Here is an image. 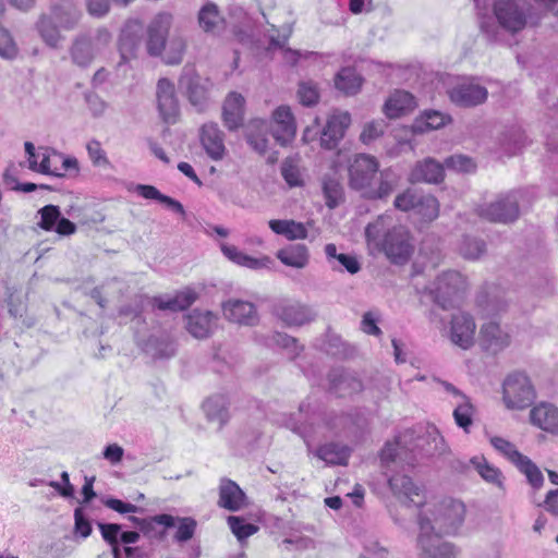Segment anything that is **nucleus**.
I'll list each match as a JSON object with an SVG mask.
<instances>
[{
	"label": "nucleus",
	"mask_w": 558,
	"mask_h": 558,
	"mask_svg": "<svg viewBox=\"0 0 558 558\" xmlns=\"http://www.w3.org/2000/svg\"><path fill=\"white\" fill-rule=\"evenodd\" d=\"M448 95L454 105L471 108L484 104L487 100L488 90L474 80H468L449 89Z\"/></svg>",
	"instance_id": "nucleus-12"
},
{
	"label": "nucleus",
	"mask_w": 558,
	"mask_h": 558,
	"mask_svg": "<svg viewBox=\"0 0 558 558\" xmlns=\"http://www.w3.org/2000/svg\"><path fill=\"white\" fill-rule=\"evenodd\" d=\"M156 98L161 119L166 123H175L180 107L173 83L168 78H160L157 82Z\"/></svg>",
	"instance_id": "nucleus-14"
},
{
	"label": "nucleus",
	"mask_w": 558,
	"mask_h": 558,
	"mask_svg": "<svg viewBox=\"0 0 558 558\" xmlns=\"http://www.w3.org/2000/svg\"><path fill=\"white\" fill-rule=\"evenodd\" d=\"M281 174L290 186H299L302 183L300 170L291 159H286L282 162Z\"/></svg>",
	"instance_id": "nucleus-61"
},
{
	"label": "nucleus",
	"mask_w": 558,
	"mask_h": 558,
	"mask_svg": "<svg viewBox=\"0 0 558 558\" xmlns=\"http://www.w3.org/2000/svg\"><path fill=\"white\" fill-rule=\"evenodd\" d=\"M268 226L274 233L289 241L304 240L308 234L305 225L293 219H271Z\"/></svg>",
	"instance_id": "nucleus-35"
},
{
	"label": "nucleus",
	"mask_w": 558,
	"mask_h": 558,
	"mask_svg": "<svg viewBox=\"0 0 558 558\" xmlns=\"http://www.w3.org/2000/svg\"><path fill=\"white\" fill-rule=\"evenodd\" d=\"M325 254L329 263L333 259L338 260V263L350 274L354 275L360 271L361 265L355 256L348 254H338L337 246L333 243H328L325 245Z\"/></svg>",
	"instance_id": "nucleus-45"
},
{
	"label": "nucleus",
	"mask_w": 558,
	"mask_h": 558,
	"mask_svg": "<svg viewBox=\"0 0 558 558\" xmlns=\"http://www.w3.org/2000/svg\"><path fill=\"white\" fill-rule=\"evenodd\" d=\"M298 97L303 106L311 107L316 105L319 99L316 84L312 81L301 82L299 84Z\"/></svg>",
	"instance_id": "nucleus-53"
},
{
	"label": "nucleus",
	"mask_w": 558,
	"mask_h": 558,
	"mask_svg": "<svg viewBox=\"0 0 558 558\" xmlns=\"http://www.w3.org/2000/svg\"><path fill=\"white\" fill-rule=\"evenodd\" d=\"M349 185L369 201L387 199L399 186L400 175L390 168L379 170L376 157L357 154L349 163Z\"/></svg>",
	"instance_id": "nucleus-1"
},
{
	"label": "nucleus",
	"mask_w": 558,
	"mask_h": 558,
	"mask_svg": "<svg viewBox=\"0 0 558 558\" xmlns=\"http://www.w3.org/2000/svg\"><path fill=\"white\" fill-rule=\"evenodd\" d=\"M477 214L492 222L510 223L515 221L520 214L518 193L511 192L498 196L494 202L480 206Z\"/></svg>",
	"instance_id": "nucleus-8"
},
{
	"label": "nucleus",
	"mask_w": 558,
	"mask_h": 558,
	"mask_svg": "<svg viewBox=\"0 0 558 558\" xmlns=\"http://www.w3.org/2000/svg\"><path fill=\"white\" fill-rule=\"evenodd\" d=\"M196 293L191 289H186L178 292L173 296L154 298L153 305L160 311L180 312L190 307L196 301Z\"/></svg>",
	"instance_id": "nucleus-32"
},
{
	"label": "nucleus",
	"mask_w": 558,
	"mask_h": 558,
	"mask_svg": "<svg viewBox=\"0 0 558 558\" xmlns=\"http://www.w3.org/2000/svg\"><path fill=\"white\" fill-rule=\"evenodd\" d=\"M522 472L531 486L539 489L544 484V476L538 466L526 456L515 465Z\"/></svg>",
	"instance_id": "nucleus-48"
},
{
	"label": "nucleus",
	"mask_w": 558,
	"mask_h": 558,
	"mask_svg": "<svg viewBox=\"0 0 558 558\" xmlns=\"http://www.w3.org/2000/svg\"><path fill=\"white\" fill-rule=\"evenodd\" d=\"M40 221L38 226L45 231H52L61 217V211L56 205H46L38 210Z\"/></svg>",
	"instance_id": "nucleus-52"
},
{
	"label": "nucleus",
	"mask_w": 558,
	"mask_h": 558,
	"mask_svg": "<svg viewBox=\"0 0 558 558\" xmlns=\"http://www.w3.org/2000/svg\"><path fill=\"white\" fill-rule=\"evenodd\" d=\"M445 175L444 166L433 158L417 161L410 172L409 180L413 183H439Z\"/></svg>",
	"instance_id": "nucleus-28"
},
{
	"label": "nucleus",
	"mask_w": 558,
	"mask_h": 558,
	"mask_svg": "<svg viewBox=\"0 0 558 558\" xmlns=\"http://www.w3.org/2000/svg\"><path fill=\"white\" fill-rule=\"evenodd\" d=\"M365 236L371 248L383 252L393 264L407 263L414 251L410 232L403 226H392L390 215H380L369 222Z\"/></svg>",
	"instance_id": "nucleus-2"
},
{
	"label": "nucleus",
	"mask_w": 558,
	"mask_h": 558,
	"mask_svg": "<svg viewBox=\"0 0 558 558\" xmlns=\"http://www.w3.org/2000/svg\"><path fill=\"white\" fill-rule=\"evenodd\" d=\"M76 159L64 157L62 154L45 148L41 153L39 173L62 177L64 171L76 168Z\"/></svg>",
	"instance_id": "nucleus-29"
},
{
	"label": "nucleus",
	"mask_w": 558,
	"mask_h": 558,
	"mask_svg": "<svg viewBox=\"0 0 558 558\" xmlns=\"http://www.w3.org/2000/svg\"><path fill=\"white\" fill-rule=\"evenodd\" d=\"M362 80L353 68L341 69L335 78L337 89L347 95H353L361 88Z\"/></svg>",
	"instance_id": "nucleus-40"
},
{
	"label": "nucleus",
	"mask_w": 558,
	"mask_h": 558,
	"mask_svg": "<svg viewBox=\"0 0 558 558\" xmlns=\"http://www.w3.org/2000/svg\"><path fill=\"white\" fill-rule=\"evenodd\" d=\"M417 522V549L421 558H458L460 549L440 536L427 513L421 512Z\"/></svg>",
	"instance_id": "nucleus-3"
},
{
	"label": "nucleus",
	"mask_w": 558,
	"mask_h": 558,
	"mask_svg": "<svg viewBox=\"0 0 558 558\" xmlns=\"http://www.w3.org/2000/svg\"><path fill=\"white\" fill-rule=\"evenodd\" d=\"M420 198V194L409 189L396 196L393 205L399 210L409 211L416 208Z\"/></svg>",
	"instance_id": "nucleus-55"
},
{
	"label": "nucleus",
	"mask_w": 558,
	"mask_h": 558,
	"mask_svg": "<svg viewBox=\"0 0 558 558\" xmlns=\"http://www.w3.org/2000/svg\"><path fill=\"white\" fill-rule=\"evenodd\" d=\"M272 341L277 345L288 350L290 359L296 357L303 349L301 345H299L298 340L295 338H292L286 333H274Z\"/></svg>",
	"instance_id": "nucleus-57"
},
{
	"label": "nucleus",
	"mask_w": 558,
	"mask_h": 558,
	"mask_svg": "<svg viewBox=\"0 0 558 558\" xmlns=\"http://www.w3.org/2000/svg\"><path fill=\"white\" fill-rule=\"evenodd\" d=\"M470 464L487 484L505 490V476L500 469L489 463L483 456H475L470 460Z\"/></svg>",
	"instance_id": "nucleus-33"
},
{
	"label": "nucleus",
	"mask_w": 558,
	"mask_h": 558,
	"mask_svg": "<svg viewBox=\"0 0 558 558\" xmlns=\"http://www.w3.org/2000/svg\"><path fill=\"white\" fill-rule=\"evenodd\" d=\"M388 549L377 541H368L363 548L361 558H388Z\"/></svg>",
	"instance_id": "nucleus-63"
},
{
	"label": "nucleus",
	"mask_w": 558,
	"mask_h": 558,
	"mask_svg": "<svg viewBox=\"0 0 558 558\" xmlns=\"http://www.w3.org/2000/svg\"><path fill=\"white\" fill-rule=\"evenodd\" d=\"M474 407L470 398L466 396L461 400L454 402L453 418L456 424L461 427L465 433L470 432L473 424Z\"/></svg>",
	"instance_id": "nucleus-41"
},
{
	"label": "nucleus",
	"mask_w": 558,
	"mask_h": 558,
	"mask_svg": "<svg viewBox=\"0 0 558 558\" xmlns=\"http://www.w3.org/2000/svg\"><path fill=\"white\" fill-rule=\"evenodd\" d=\"M329 390L338 397H349L363 390L362 380L352 372L335 368L328 374Z\"/></svg>",
	"instance_id": "nucleus-20"
},
{
	"label": "nucleus",
	"mask_w": 558,
	"mask_h": 558,
	"mask_svg": "<svg viewBox=\"0 0 558 558\" xmlns=\"http://www.w3.org/2000/svg\"><path fill=\"white\" fill-rule=\"evenodd\" d=\"M246 505V496L240 486L228 478H223L219 485L218 506L229 511H239Z\"/></svg>",
	"instance_id": "nucleus-26"
},
{
	"label": "nucleus",
	"mask_w": 558,
	"mask_h": 558,
	"mask_svg": "<svg viewBox=\"0 0 558 558\" xmlns=\"http://www.w3.org/2000/svg\"><path fill=\"white\" fill-rule=\"evenodd\" d=\"M276 257L288 267L304 269L310 264V250L305 244H290L280 248Z\"/></svg>",
	"instance_id": "nucleus-31"
},
{
	"label": "nucleus",
	"mask_w": 558,
	"mask_h": 558,
	"mask_svg": "<svg viewBox=\"0 0 558 558\" xmlns=\"http://www.w3.org/2000/svg\"><path fill=\"white\" fill-rule=\"evenodd\" d=\"M475 330L476 325L471 315L463 312L452 315L449 338L454 345L463 350L470 349L474 344Z\"/></svg>",
	"instance_id": "nucleus-15"
},
{
	"label": "nucleus",
	"mask_w": 558,
	"mask_h": 558,
	"mask_svg": "<svg viewBox=\"0 0 558 558\" xmlns=\"http://www.w3.org/2000/svg\"><path fill=\"white\" fill-rule=\"evenodd\" d=\"M227 521L231 532L241 545H243L250 536L259 530L256 524L246 522L242 517L229 515Z\"/></svg>",
	"instance_id": "nucleus-44"
},
{
	"label": "nucleus",
	"mask_w": 558,
	"mask_h": 558,
	"mask_svg": "<svg viewBox=\"0 0 558 558\" xmlns=\"http://www.w3.org/2000/svg\"><path fill=\"white\" fill-rule=\"evenodd\" d=\"M175 350L174 342L168 336H153L145 344V351L153 359H169L175 354Z\"/></svg>",
	"instance_id": "nucleus-38"
},
{
	"label": "nucleus",
	"mask_w": 558,
	"mask_h": 558,
	"mask_svg": "<svg viewBox=\"0 0 558 558\" xmlns=\"http://www.w3.org/2000/svg\"><path fill=\"white\" fill-rule=\"evenodd\" d=\"M415 210L425 220L432 221L436 219L439 214L438 201L432 195H421L418 205L416 206Z\"/></svg>",
	"instance_id": "nucleus-51"
},
{
	"label": "nucleus",
	"mask_w": 558,
	"mask_h": 558,
	"mask_svg": "<svg viewBox=\"0 0 558 558\" xmlns=\"http://www.w3.org/2000/svg\"><path fill=\"white\" fill-rule=\"evenodd\" d=\"M73 61L80 66H86L94 58V48L89 37H78L71 50Z\"/></svg>",
	"instance_id": "nucleus-43"
},
{
	"label": "nucleus",
	"mask_w": 558,
	"mask_h": 558,
	"mask_svg": "<svg viewBox=\"0 0 558 558\" xmlns=\"http://www.w3.org/2000/svg\"><path fill=\"white\" fill-rule=\"evenodd\" d=\"M415 107L414 97L405 90H396L384 105V111L390 119L399 118Z\"/></svg>",
	"instance_id": "nucleus-34"
},
{
	"label": "nucleus",
	"mask_w": 558,
	"mask_h": 558,
	"mask_svg": "<svg viewBox=\"0 0 558 558\" xmlns=\"http://www.w3.org/2000/svg\"><path fill=\"white\" fill-rule=\"evenodd\" d=\"M74 520L75 533L81 535L83 538L88 537L92 533V525L81 508H76L74 510Z\"/></svg>",
	"instance_id": "nucleus-64"
},
{
	"label": "nucleus",
	"mask_w": 558,
	"mask_h": 558,
	"mask_svg": "<svg viewBox=\"0 0 558 558\" xmlns=\"http://www.w3.org/2000/svg\"><path fill=\"white\" fill-rule=\"evenodd\" d=\"M268 130L269 122L263 119H253L247 124L246 142L259 155H265L268 149Z\"/></svg>",
	"instance_id": "nucleus-30"
},
{
	"label": "nucleus",
	"mask_w": 558,
	"mask_h": 558,
	"mask_svg": "<svg viewBox=\"0 0 558 558\" xmlns=\"http://www.w3.org/2000/svg\"><path fill=\"white\" fill-rule=\"evenodd\" d=\"M52 11L60 32L71 31L78 22L80 12L72 4L54 5Z\"/></svg>",
	"instance_id": "nucleus-42"
},
{
	"label": "nucleus",
	"mask_w": 558,
	"mask_h": 558,
	"mask_svg": "<svg viewBox=\"0 0 558 558\" xmlns=\"http://www.w3.org/2000/svg\"><path fill=\"white\" fill-rule=\"evenodd\" d=\"M533 425L542 430L558 436V408L551 403H539L530 412Z\"/></svg>",
	"instance_id": "nucleus-25"
},
{
	"label": "nucleus",
	"mask_w": 558,
	"mask_h": 558,
	"mask_svg": "<svg viewBox=\"0 0 558 558\" xmlns=\"http://www.w3.org/2000/svg\"><path fill=\"white\" fill-rule=\"evenodd\" d=\"M275 314L288 326H301L314 319L311 307L299 302L283 301L275 306Z\"/></svg>",
	"instance_id": "nucleus-21"
},
{
	"label": "nucleus",
	"mask_w": 558,
	"mask_h": 558,
	"mask_svg": "<svg viewBox=\"0 0 558 558\" xmlns=\"http://www.w3.org/2000/svg\"><path fill=\"white\" fill-rule=\"evenodd\" d=\"M323 193L326 205L331 209L343 201V187L337 179L325 178L323 180Z\"/></svg>",
	"instance_id": "nucleus-46"
},
{
	"label": "nucleus",
	"mask_w": 558,
	"mask_h": 558,
	"mask_svg": "<svg viewBox=\"0 0 558 558\" xmlns=\"http://www.w3.org/2000/svg\"><path fill=\"white\" fill-rule=\"evenodd\" d=\"M350 123L351 117L348 112H333L329 116L320 134V146L326 149L336 148Z\"/></svg>",
	"instance_id": "nucleus-18"
},
{
	"label": "nucleus",
	"mask_w": 558,
	"mask_h": 558,
	"mask_svg": "<svg viewBox=\"0 0 558 558\" xmlns=\"http://www.w3.org/2000/svg\"><path fill=\"white\" fill-rule=\"evenodd\" d=\"M316 456L327 464L342 465L345 464L349 459L350 449L340 444L329 442L318 447Z\"/></svg>",
	"instance_id": "nucleus-37"
},
{
	"label": "nucleus",
	"mask_w": 558,
	"mask_h": 558,
	"mask_svg": "<svg viewBox=\"0 0 558 558\" xmlns=\"http://www.w3.org/2000/svg\"><path fill=\"white\" fill-rule=\"evenodd\" d=\"M450 122V117L440 111H425L422 120L416 122V128L421 131L437 130Z\"/></svg>",
	"instance_id": "nucleus-49"
},
{
	"label": "nucleus",
	"mask_w": 558,
	"mask_h": 558,
	"mask_svg": "<svg viewBox=\"0 0 558 558\" xmlns=\"http://www.w3.org/2000/svg\"><path fill=\"white\" fill-rule=\"evenodd\" d=\"M502 399L509 409H525L535 399V390L529 377L522 373L509 375L504 381Z\"/></svg>",
	"instance_id": "nucleus-6"
},
{
	"label": "nucleus",
	"mask_w": 558,
	"mask_h": 558,
	"mask_svg": "<svg viewBox=\"0 0 558 558\" xmlns=\"http://www.w3.org/2000/svg\"><path fill=\"white\" fill-rule=\"evenodd\" d=\"M388 483L393 495L402 502H411L417 507L424 504L425 496L423 488L414 484L411 477L403 474H396L388 480Z\"/></svg>",
	"instance_id": "nucleus-19"
},
{
	"label": "nucleus",
	"mask_w": 558,
	"mask_h": 558,
	"mask_svg": "<svg viewBox=\"0 0 558 558\" xmlns=\"http://www.w3.org/2000/svg\"><path fill=\"white\" fill-rule=\"evenodd\" d=\"M244 105V97L236 92H231L226 97L222 107V120L228 130L234 131L242 125Z\"/></svg>",
	"instance_id": "nucleus-23"
},
{
	"label": "nucleus",
	"mask_w": 558,
	"mask_h": 558,
	"mask_svg": "<svg viewBox=\"0 0 558 558\" xmlns=\"http://www.w3.org/2000/svg\"><path fill=\"white\" fill-rule=\"evenodd\" d=\"M489 442L495 450H497L514 465H517L519 461H521L524 457V454H522L512 442L502 437L493 436L490 437Z\"/></svg>",
	"instance_id": "nucleus-47"
},
{
	"label": "nucleus",
	"mask_w": 558,
	"mask_h": 558,
	"mask_svg": "<svg viewBox=\"0 0 558 558\" xmlns=\"http://www.w3.org/2000/svg\"><path fill=\"white\" fill-rule=\"evenodd\" d=\"M179 87L187 97L192 106L202 111L209 97L211 83L208 78H203L193 65L186 64L182 69L179 78Z\"/></svg>",
	"instance_id": "nucleus-7"
},
{
	"label": "nucleus",
	"mask_w": 558,
	"mask_h": 558,
	"mask_svg": "<svg viewBox=\"0 0 558 558\" xmlns=\"http://www.w3.org/2000/svg\"><path fill=\"white\" fill-rule=\"evenodd\" d=\"M533 7L527 0H495L494 12L500 25L510 32H520L536 24Z\"/></svg>",
	"instance_id": "nucleus-4"
},
{
	"label": "nucleus",
	"mask_w": 558,
	"mask_h": 558,
	"mask_svg": "<svg viewBox=\"0 0 558 558\" xmlns=\"http://www.w3.org/2000/svg\"><path fill=\"white\" fill-rule=\"evenodd\" d=\"M172 15L170 13H158L148 25V35H167L171 28Z\"/></svg>",
	"instance_id": "nucleus-54"
},
{
	"label": "nucleus",
	"mask_w": 558,
	"mask_h": 558,
	"mask_svg": "<svg viewBox=\"0 0 558 558\" xmlns=\"http://www.w3.org/2000/svg\"><path fill=\"white\" fill-rule=\"evenodd\" d=\"M485 250L484 241L476 238L465 236L460 245L461 255L468 259L480 258L485 253Z\"/></svg>",
	"instance_id": "nucleus-50"
},
{
	"label": "nucleus",
	"mask_w": 558,
	"mask_h": 558,
	"mask_svg": "<svg viewBox=\"0 0 558 558\" xmlns=\"http://www.w3.org/2000/svg\"><path fill=\"white\" fill-rule=\"evenodd\" d=\"M480 337L484 349L492 353H498L510 344L509 333L495 322L484 324Z\"/></svg>",
	"instance_id": "nucleus-27"
},
{
	"label": "nucleus",
	"mask_w": 558,
	"mask_h": 558,
	"mask_svg": "<svg viewBox=\"0 0 558 558\" xmlns=\"http://www.w3.org/2000/svg\"><path fill=\"white\" fill-rule=\"evenodd\" d=\"M296 132L294 117L289 106H279L271 118V134L280 145L290 143Z\"/></svg>",
	"instance_id": "nucleus-16"
},
{
	"label": "nucleus",
	"mask_w": 558,
	"mask_h": 558,
	"mask_svg": "<svg viewBox=\"0 0 558 558\" xmlns=\"http://www.w3.org/2000/svg\"><path fill=\"white\" fill-rule=\"evenodd\" d=\"M143 37H120L119 51L123 62L135 57L138 47V41Z\"/></svg>",
	"instance_id": "nucleus-62"
},
{
	"label": "nucleus",
	"mask_w": 558,
	"mask_h": 558,
	"mask_svg": "<svg viewBox=\"0 0 558 558\" xmlns=\"http://www.w3.org/2000/svg\"><path fill=\"white\" fill-rule=\"evenodd\" d=\"M102 538L111 546V549L120 548L119 536L121 534V525L117 523H98Z\"/></svg>",
	"instance_id": "nucleus-58"
},
{
	"label": "nucleus",
	"mask_w": 558,
	"mask_h": 558,
	"mask_svg": "<svg viewBox=\"0 0 558 558\" xmlns=\"http://www.w3.org/2000/svg\"><path fill=\"white\" fill-rule=\"evenodd\" d=\"M445 165L448 169H452L457 172L463 173L473 172L476 168V165L473 161V159L463 155L448 157L445 160Z\"/></svg>",
	"instance_id": "nucleus-56"
},
{
	"label": "nucleus",
	"mask_w": 558,
	"mask_h": 558,
	"mask_svg": "<svg viewBox=\"0 0 558 558\" xmlns=\"http://www.w3.org/2000/svg\"><path fill=\"white\" fill-rule=\"evenodd\" d=\"M223 317L234 324L255 326L259 316L254 303L236 298H230L221 304Z\"/></svg>",
	"instance_id": "nucleus-13"
},
{
	"label": "nucleus",
	"mask_w": 558,
	"mask_h": 558,
	"mask_svg": "<svg viewBox=\"0 0 558 558\" xmlns=\"http://www.w3.org/2000/svg\"><path fill=\"white\" fill-rule=\"evenodd\" d=\"M218 317L210 311L193 310L186 316V330L197 339L209 337L217 327Z\"/></svg>",
	"instance_id": "nucleus-22"
},
{
	"label": "nucleus",
	"mask_w": 558,
	"mask_h": 558,
	"mask_svg": "<svg viewBox=\"0 0 558 558\" xmlns=\"http://www.w3.org/2000/svg\"><path fill=\"white\" fill-rule=\"evenodd\" d=\"M464 278L458 271H446L437 277L430 289V293L442 310H448L454 305L461 291L464 289Z\"/></svg>",
	"instance_id": "nucleus-9"
},
{
	"label": "nucleus",
	"mask_w": 558,
	"mask_h": 558,
	"mask_svg": "<svg viewBox=\"0 0 558 558\" xmlns=\"http://www.w3.org/2000/svg\"><path fill=\"white\" fill-rule=\"evenodd\" d=\"M204 412L211 422H217L221 427L229 420L228 401L222 395H216L208 398L203 403Z\"/></svg>",
	"instance_id": "nucleus-36"
},
{
	"label": "nucleus",
	"mask_w": 558,
	"mask_h": 558,
	"mask_svg": "<svg viewBox=\"0 0 558 558\" xmlns=\"http://www.w3.org/2000/svg\"><path fill=\"white\" fill-rule=\"evenodd\" d=\"M198 23L204 32L213 33L220 29L225 20L215 3H207L199 10Z\"/></svg>",
	"instance_id": "nucleus-39"
},
{
	"label": "nucleus",
	"mask_w": 558,
	"mask_h": 558,
	"mask_svg": "<svg viewBox=\"0 0 558 558\" xmlns=\"http://www.w3.org/2000/svg\"><path fill=\"white\" fill-rule=\"evenodd\" d=\"M439 533L453 534L463 524L465 506L453 498H445L426 512Z\"/></svg>",
	"instance_id": "nucleus-5"
},
{
	"label": "nucleus",
	"mask_w": 558,
	"mask_h": 558,
	"mask_svg": "<svg viewBox=\"0 0 558 558\" xmlns=\"http://www.w3.org/2000/svg\"><path fill=\"white\" fill-rule=\"evenodd\" d=\"M145 46L151 57H158L168 65L179 64L186 50L183 37H146Z\"/></svg>",
	"instance_id": "nucleus-10"
},
{
	"label": "nucleus",
	"mask_w": 558,
	"mask_h": 558,
	"mask_svg": "<svg viewBox=\"0 0 558 558\" xmlns=\"http://www.w3.org/2000/svg\"><path fill=\"white\" fill-rule=\"evenodd\" d=\"M36 31L39 35H52L59 33V26L57 25L52 9L48 13H43L36 22Z\"/></svg>",
	"instance_id": "nucleus-60"
},
{
	"label": "nucleus",
	"mask_w": 558,
	"mask_h": 558,
	"mask_svg": "<svg viewBox=\"0 0 558 558\" xmlns=\"http://www.w3.org/2000/svg\"><path fill=\"white\" fill-rule=\"evenodd\" d=\"M199 141L207 156L219 161L227 155L225 134L216 123H205L199 130Z\"/></svg>",
	"instance_id": "nucleus-17"
},
{
	"label": "nucleus",
	"mask_w": 558,
	"mask_h": 558,
	"mask_svg": "<svg viewBox=\"0 0 558 558\" xmlns=\"http://www.w3.org/2000/svg\"><path fill=\"white\" fill-rule=\"evenodd\" d=\"M220 250L226 258H228L233 264L246 267L248 269H262V268H269L272 264V260L268 256L263 257H253L251 255H247L243 251H241L239 247L232 244H228L226 242L220 243Z\"/></svg>",
	"instance_id": "nucleus-24"
},
{
	"label": "nucleus",
	"mask_w": 558,
	"mask_h": 558,
	"mask_svg": "<svg viewBox=\"0 0 558 558\" xmlns=\"http://www.w3.org/2000/svg\"><path fill=\"white\" fill-rule=\"evenodd\" d=\"M88 156L96 167H108L110 161L107 158L106 151L102 149L101 144L98 141H90L87 144Z\"/></svg>",
	"instance_id": "nucleus-59"
},
{
	"label": "nucleus",
	"mask_w": 558,
	"mask_h": 558,
	"mask_svg": "<svg viewBox=\"0 0 558 558\" xmlns=\"http://www.w3.org/2000/svg\"><path fill=\"white\" fill-rule=\"evenodd\" d=\"M129 520L138 526L143 532L148 531V526L151 524V522L158 523L166 527L177 526L178 530L174 535V539L179 543L190 541L193 537L197 525L193 518H175L170 514L155 515L150 519V521L146 519H140L137 517H130Z\"/></svg>",
	"instance_id": "nucleus-11"
}]
</instances>
